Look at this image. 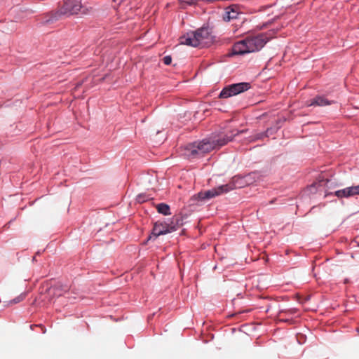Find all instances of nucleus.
I'll return each mask as SVG.
<instances>
[{
  "label": "nucleus",
  "instance_id": "11",
  "mask_svg": "<svg viewBox=\"0 0 359 359\" xmlns=\"http://www.w3.org/2000/svg\"><path fill=\"white\" fill-rule=\"evenodd\" d=\"M332 103V101L328 100L324 97L318 96L315 97L309 104H308V106H327L330 105Z\"/></svg>",
  "mask_w": 359,
  "mask_h": 359
},
{
  "label": "nucleus",
  "instance_id": "16",
  "mask_svg": "<svg viewBox=\"0 0 359 359\" xmlns=\"http://www.w3.org/2000/svg\"><path fill=\"white\" fill-rule=\"evenodd\" d=\"M182 8H186L187 6H192L197 4L198 0H179Z\"/></svg>",
  "mask_w": 359,
  "mask_h": 359
},
{
  "label": "nucleus",
  "instance_id": "15",
  "mask_svg": "<svg viewBox=\"0 0 359 359\" xmlns=\"http://www.w3.org/2000/svg\"><path fill=\"white\" fill-rule=\"evenodd\" d=\"M243 177L245 178L247 185L248 186V185L253 184L255 182V178L257 177V174L256 173H250Z\"/></svg>",
  "mask_w": 359,
  "mask_h": 359
},
{
  "label": "nucleus",
  "instance_id": "13",
  "mask_svg": "<svg viewBox=\"0 0 359 359\" xmlns=\"http://www.w3.org/2000/svg\"><path fill=\"white\" fill-rule=\"evenodd\" d=\"M269 131L270 129H267L266 131L264 133H257L249 137V141L255 142L256 140L262 139L264 137H267L269 135Z\"/></svg>",
  "mask_w": 359,
  "mask_h": 359
},
{
  "label": "nucleus",
  "instance_id": "2",
  "mask_svg": "<svg viewBox=\"0 0 359 359\" xmlns=\"http://www.w3.org/2000/svg\"><path fill=\"white\" fill-rule=\"evenodd\" d=\"M267 34L248 36L235 43L232 47V55H244L261 50L270 39Z\"/></svg>",
  "mask_w": 359,
  "mask_h": 359
},
{
  "label": "nucleus",
  "instance_id": "18",
  "mask_svg": "<svg viewBox=\"0 0 359 359\" xmlns=\"http://www.w3.org/2000/svg\"><path fill=\"white\" fill-rule=\"evenodd\" d=\"M172 62V57L169 55L165 56L163 57V62L166 65H169L171 64Z\"/></svg>",
  "mask_w": 359,
  "mask_h": 359
},
{
  "label": "nucleus",
  "instance_id": "4",
  "mask_svg": "<svg viewBox=\"0 0 359 359\" xmlns=\"http://www.w3.org/2000/svg\"><path fill=\"white\" fill-rule=\"evenodd\" d=\"M250 87L249 83L243 82L230 85L225 87L220 93L219 97L228 98L231 96L236 95L248 90Z\"/></svg>",
  "mask_w": 359,
  "mask_h": 359
},
{
  "label": "nucleus",
  "instance_id": "6",
  "mask_svg": "<svg viewBox=\"0 0 359 359\" xmlns=\"http://www.w3.org/2000/svg\"><path fill=\"white\" fill-rule=\"evenodd\" d=\"M82 8L80 0H66L60 9V13L66 15L78 14Z\"/></svg>",
  "mask_w": 359,
  "mask_h": 359
},
{
  "label": "nucleus",
  "instance_id": "14",
  "mask_svg": "<svg viewBox=\"0 0 359 359\" xmlns=\"http://www.w3.org/2000/svg\"><path fill=\"white\" fill-rule=\"evenodd\" d=\"M26 294H27L26 292L21 293L17 297L14 298L13 299L11 300L10 302H8L7 305L11 306L12 304H15L21 302L22 301H23L25 299Z\"/></svg>",
  "mask_w": 359,
  "mask_h": 359
},
{
  "label": "nucleus",
  "instance_id": "3",
  "mask_svg": "<svg viewBox=\"0 0 359 359\" xmlns=\"http://www.w3.org/2000/svg\"><path fill=\"white\" fill-rule=\"evenodd\" d=\"M208 28L202 27L195 32H188L180 38V44L193 47L204 46L212 42Z\"/></svg>",
  "mask_w": 359,
  "mask_h": 359
},
{
  "label": "nucleus",
  "instance_id": "1",
  "mask_svg": "<svg viewBox=\"0 0 359 359\" xmlns=\"http://www.w3.org/2000/svg\"><path fill=\"white\" fill-rule=\"evenodd\" d=\"M243 132L244 130H236V133H233V131H231L230 135L226 134L218 137H213L210 139L203 140L198 142L189 144L185 147V152L184 155L187 158H194L198 156H203L213 149H219L221 147L231 141L234 136Z\"/></svg>",
  "mask_w": 359,
  "mask_h": 359
},
{
  "label": "nucleus",
  "instance_id": "7",
  "mask_svg": "<svg viewBox=\"0 0 359 359\" xmlns=\"http://www.w3.org/2000/svg\"><path fill=\"white\" fill-rule=\"evenodd\" d=\"M228 192V188L226 186L221 185L218 187L213 188L210 190H208L205 192H199L196 195V198L201 201L208 200L215 196H217L223 193Z\"/></svg>",
  "mask_w": 359,
  "mask_h": 359
},
{
  "label": "nucleus",
  "instance_id": "17",
  "mask_svg": "<svg viewBox=\"0 0 359 359\" xmlns=\"http://www.w3.org/2000/svg\"><path fill=\"white\" fill-rule=\"evenodd\" d=\"M148 199H149V197H147V196H146L145 195H143V194H140L137 197V201L139 203H143V202L146 201Z\"/></svg>",
  "mask_w": 359,
  "mask_h": 359
},
{
  "label": "nucleus",
  "instance_id": "12",
  "mask_svg": "<svg viewBox=\"0 0 359 359\" xmlns=\"http://www.w3.org/2000/svg\"><path fill=\"white\" fill-rule=\"evenodd\" d=\"M157 211L163 215H170V206L165 203H159L156 205Z\"/></svg>",
  "mask_w": 359,
  "mask_h": 359
},
{
  "label": "nucleus",
  "instance_id": "5",
  "mask_svg": "<svg viewBox=\"0 0 359 359\" xmlns=\"http://www.w3.org/2000/svg\"><path fill=\"white\" fill-rule=\"evenodd\" d=\"M175 230L176 226L175 225L173 224V222H171L170 224L166 222H156L154 226L151 235L149 236V238H156L161 235L166 234L172 232Z\"/></svg>",
  "mask_w": 359,
  "mask_h": 359
},
{
  "label": "nucleus",
  "instance_id": "9",
  "mask_svg": "<svg viewBox=\"0 0 359 359\" xmlns=\"http://www.w3.org/2000/svg\"><path fill=\"white\" fill-rule=\"evenodd\" d=\"M228 188V191L234 189H241L245 187L247 185L245 178L243 176H236L232 178L230 183L224 184Z\"/></svg>",
  "mask_w": 359,
  "mask_h": 359
},
{
  "label": "nucleus",
  "instance_id": "10",
  "mask_svg": "<svg viewBox=\"0 0 359 359\" xmlns=\"http://www.w3.org/2000/svg\"><path fill=\"white\" fill-rule=\"evenodd\" d=\"M241 15H242V13H239L237 9L228 7L223 15V20L226 22H229L239 18Z\"/></svg>",
  "mask_w": 359,
  "mask_h": 359
},
{
  "label": "nucleus",
  "instance_id": "8",
  "mask_svg": "<svg viewBox=\"0 0 359 359\" xmlns=\"http://www.w3.org/2000/svg\"><path fill=\"white\" fill-rule=\"evenodd\" d=\"M334 195L339 198H349L359 195V185L351 186L337 190L334 193Z\"/></svg>",
  "mask_w": 359,
  "mask_h": 359
}]
</instances>
